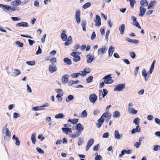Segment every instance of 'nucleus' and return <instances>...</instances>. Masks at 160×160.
Masks as SVG:
<instances>
[{"label":"nucleus","instance_id":"30","mask_svg":"<svg viewBox=\"0 0 160 160\" xmlns=\"http://www.w3.org/2000/svg\"><path fill=\"white\" fill-rule=\"evenodd\" d=\"M64 61L66 64L68 65H71L72 64L71 60L68 58H64Z\"/></svg>","mask_w":160,"mask_h":160},{"label":"nucleus","instance_id":"42","mask_svg":"<svg viewBox=\"0 0 160 160\" xmlns=\"http://www.w3.org/2000/svg\"><path fill=\"white\" fill-rule=\"evenodd\" d=\"M55 91L58 93V94L63 95V92L60 89H55Z\"/></svg>","mask_w":160,"mask_h":160},{"label":"nucleus","instance_id":"18","mask_svg":"<svg viewBox=\"0 0 160 160\" xmlns=\"http://www.w3.org/2000/svg\"><path fill=\"white\" fill-rule=\"evenodd\" d=\"M128 111L129 113L132 114V115L136 114L138 112L137 110H135L133 108H128Z\"/></svg>","mask_w":160,"mask_h":160},{"label":"nucleus","instance_id":"29","mask_svg":"<svg viewBox=\"0 0 160 160\" xmlns=\"http://www.w3.org/2000/svg\"><path fill=\"white\" fill-rule=\"evenodd\" d=\"M32 109L34 111L42 110H43L42 106H40L34 107L32 108Z\"/></svg>","mask_w":160,"mask_h":160},{"label":"nucleus","instance_id":"59","mask_svg":"<svg viewBox=\"0 0 160 160\" xmlns=\"http://www.w3.org/2000/svg\"><path fill=\"white\" fill-rule=\"evenodd\" d=\"M110 33V31L109 30H108L106 32L105 35V39L107 41H108V36L109 35Z\"/></svg>","mask_w":160,"mask_h":160},{"label":"nucleus","instance_id":"55","mask_svg":"<svg viewBox=\"0 0 160 160\" xmlns=\"http://www.w3.org/2000/svg\"><path fill=\"white\" fill-rule=\"evenodd\" d=\"M11 19L14 21H18L20 20V18L17 17H12Z\"/></svg>","mask_w":160,"mask_h":160},{"label":"nucleus","instance_id":"21","mask_svg":"<svg viewBox=\"0 0 160 160\" xmlns=\"http://www.w3.org/2000/svg\"><path fill=\"white\" fill-rule=\"evenodd\" d=\"M114 51V48L112 46H110L108 50V55L109 57H111Z\"/></svg>","mask_w":160,"mask_h":160},{"label":"nucleus","instance_id":"38","mask_svg":"<svg viewBox=\"0 0 160 160\" xmlns=\"http://www.w3.org/2000/svg\"><path fill=\"white\" fill-rule=\"evenodd\" d=\"M16 45H18L20 48H22L23 46V44L19 41H16L15 42Z\"/></svg>","mask_w":160,"mask_h":160},{"label":"nucleus","instance_id":"63","mask_svg":"<svg viewBox=\"0 0 160 160\" xmlns=\"http://www.w3.org/2000/svg\"><path fill=\"white\" fill-rule=\"evenodd\" d=\"M104 120L103 118H102L101 117V118L98 120V123H100L102 124L104 121Z\"/></svg>","mask_w":160,"mask_h":160},{"label":"nucleus","instance_id":"32","mask_svg":"<svg viewBox=\"0 0 160 160\" xmlns=\"http://www.w3.org/2000/svg\"><path fill=\"white\" fill-rule=\"evenodd\" d=\"M91 5V3L88 2L84 4L82 7V8L84 9H86L90 7Z\"/></svg>","mask_w":160,"mask_h":160},{"label":"nucleus","instance_id":"23","mask_svg":"<svg viewBox=\"0 0 160 160\" xmlns=\"http://www.w3.org/2000/svg\"><path fill=\"white\" fill-rule=\"evenodd\" d=\"M0 7L2 8L3 9H5L10 10L11 9V7L8 5H5L2 4H0Z\"/></svg>","mask_w":160,"mask_h":160},{"label":"nucleus","instance_id":"20","mask_svg":"<svg viewBox=\"0 0 160 160\" xmlns=\"http://www.w3.org/2000/svg\"><path fill=\"white\" fill-rule=\"evenodd\" d=\"M12 3L13 6H16L20 5L22 3V2L20 0H16L12 1Z\"/></svg>","mask_w":160,"mask_h":160},{"label":"nucleus","instance_id":"22","mask_svg":"<svg viewBox=\"0 0 160 160\" xmlns=\"http://www.w3.org/2000/svg\"><path fill=\"white\" fill-rule=\"evenodd\" d=\"M72 40L71 36H70L67 41L65 42L64 45L67 46L70 45L72 42Z\"/></svg>","mask_w":160,"mask_h":160},{"label":"nucleus","instance_id":"31","mask_svg":"<svg viewBox=\"0 0 160 160\" xmlns=\"http://www.w3.org/2000/svg\"><path fill=\"white\" fill-rule=\"evenodd\" d=\"M74 99V97L72 95H69L67 97L66 99V101L67 102H68Z\"/></svg>","mask_w":160,"mask_h":160},{"label":"nucleus","instance_id":"49","mask_svg":"<svg viewBox=\"0 0 160 160\" xmlns=\"http://www.w3.org/2000/svg\"><path fill=\"white\" fill-rule=\"evenodd\" d=\"M129 54L132 59H134L135 58L136 55L133 52H130Z\"/></svg>","mask_w":160,"mask_h":160},{"label":"nucleus","instance_id":"25","mask_svg":"<svg viewBox=\"0 0 160 160\" xmlns=\"http://www.w3.org/2000/svg\"><path fill=\"white\" fill-rule=\"evenodd\" d=\"M126 40L128 42L134 43L135 44H138L139 43V41L138 40L135 39L132 40L130 39L129 38H127L126 39Z\"/></svg>","mask_w":160,"mask_h":160},{"label":"nucleus","instance_id":"26","mask_svg":"<svg viewBox=\"0 0 160 160\" xmlns=\"http://www.w3.org/2000/svg\"><path fill=\"white\" fill-rule=\"evenodd\" d=\"M120 112L119 111L116 110L113 112L112 115L113 117L114 118H118L120 117Z\"/></svg>","mask_w":160,"mask_h":160},{"label":"nucleus","instance_id":"54","mask_svg":"<svg viewBox=\"0 0 160 160\" xmlns=\"http://www.w3.org/2000/svg\"><path fill=\"white\" fill-rule=\"evenodd\" d=\"M139 69V67H136L135 68V70H134V75L136 76L137 75L138 72V70Z\"/></svg>","mask_w":160,"mask_h":160},{"label":"nucleus","instance_id":"28","mask_svg":"<svg viewBox=\"0 0 160 160\" xmlns=\"http://www.w3.org/2000/svg\"><path fill=\"white\" fill-rule=\"evenodd\" d=\"M136 132H140V128H139V125H137L136 128L133 129L131 131L132 133H135Z\"/></svg>","mask_w":160,"mask_h":160},{"label":"nucleus","instance_id":"46","mask_svg":"<svg viewBox=\"0 0 160 160\" xmlns=\"http://www.w3.org/2000/svg\"><path fill=\"white\" fill-rule=\"evenodd\" d=\"M80 11L79 9H78L76 10L75 13V17H80Z\"/></svg>","mask_w":160,"mask_h":160},{"label":"nucleus","instance_id":"60","mask_svg":"<svg viewBox=\"0 0 160 160\" xmlns=\"http://www.w3.org/2000/svg\"><path fill=\"white\" fill-rule=\"evenodd\" d=\"M100 110H99L96 109L94 110L93 114L95 115H97L100 112Z\"/></svg>","mask_w":160,"mask_h":160},{"label":"nucleus","instance_id":"3","mask_svg":"<svg viewBox=\"0 0 160 160\" xmlns=\"http://www.w3.org/2000/svg\"><path fill=\"white\" fill-rule=\"evenodd\" d=\"M125 87V83H122L116 85L114 88V91H120L123 89Z\"/></svg>","mask_w":160,"mask_h":160},{"label":"nucleus","instance_id":"57","mask_svg":"<svg viewBox=\"0 0 160 160\" xmlns=\"http://www.w3.org/2000/svg\"><path fill=\"white\" fill-rule=\"evenodd\" d=\"M36 150L40 153L43 154L44 153L43 150L38 147L36 148Z\"/></svg>","mask_w":160,"mask_h":160},{"label":"nucleus","instance_id":"64","mask_svg":"<svg viewBox=\"0 0 160 160\" xmlns=\"http://www.w3.org/2000/svg\"><path fill=\"white\" fill-rule=\"evenodd\" d=\"M154 121L156 123L160 125V120L159 119L157 118H155Z\"/></svg>","mask_w":160,"mask_h":160},{"label":"nucleus","instance_id":"16","mask_svg":"<svg viewBox=\"0 0 160 160\" xmlns=\"http://www.w3.org/2000/svg\"><path fill=\"white\" fill-rule=\"evenodd\" d=\"M68 76L69 75L68 74H66L62 77V80L63 83L65 84L68 82Z\"/></svg>","mask_w":160,"mask_h":160},{"label":"nucleus","instance_id":"2","mask_svg":"<svg viewBox=\"0 0 160 160\" xmlns=\"http://www.w3.org/2000/svg\"><path fill=\"white\" fill-rule=\"evenodd\" d=\"M81 53L79 52H73L71 54V55L73 57V60L75 62H77L80 59V57L79 55Z\"/></svg>","mask_w":160,"mask_h":160},{"label":"nucleus","instance_id":"1","mask_svg":"<svg viewBox=\"0 0 160 160\" xmlns=\"http://www.w3.org/2000/svg\"><path fill=\"white\" fill-rule=\"evenodd\" d=\"M111 74L105 76L103 79H104V82L106 84H110L113 82V80L111 77Z\"/></svg>","mask_w":160,"mask_h":160},{"label":"nucleus","instance_id":"41","mask_svg":"<svg viewBox=\"0 0 160 160\" xmlns=\"http://www.w3.org/2000/svg\"><path fill=\"white\" fill-rule=\"evenodd\" d=\"M84 142L83 139L81 138H79V141H78V146H79L82 145L84 143Z\"/></svg>","mask_w":160,"mask_h":160},{"label":"nucleus","instance_id":"40","mask_svg":"<svg viewBox=\"0 0 160 160\" xmlns=\"http://www.w3.org/2000/svg\"><path fill=\"white\" fill-rule=\"evenodd\" d=\"M93 78V76H90L86 80V82L87 83H89L92 82Z\"/></svg>","mask_w":160,"mask_h":160},{"label":"nucleus","instance_id":"51","mask_svg":"<svg viewBox=\"0 0 160 160\" xmlns=\"http://www.w3.org/2000/svg\"><path fill=\"white\" fill-rule=\"evenodd\" d=\"M19 117H20V115L17 112L14 113L13 115V118H16Z\"/></svg>","mask_w":160,"mask_h":160},{"label":"nucleus","instance_id":"12","mask_svg":"<svg viewBox=\"0 0 160 160\" xmlns=\"http://www.w3.org/2000/svg\"><path fill=\"white\" fill-rule=\"evenodd\" d=\"M28 23L25 22H19L16 25V26L17 27H28Z\"/></svg>","mask_w":160,"mask_h":160},{"label":"nucleus","instance_id":"6","mask_svg":"<svg viewBox=\"0 0 160 160\" xmlns=\"http://www.w3.org/2000/svg\"><path fill=\"white\" fill-rule=\"evenodd\" d=\"M49 71L51 73H53L57 71V68L55 65L52 64L49 65Z\"/></svg>","mask_w":160,"mask_h":160},{"label":"nucleus","instance_id":"43","mask_svg":"<svg viewBox=\"0 0 160 160\" xmlns=\"http://www.w3.org/2000/svg\"><path fill=\"white\" fill-rule=\"evenodd\" d=\"M156 3V2L155 1H151L149 4L148 9H149L151 8L154 4Z\"/></svg>","mask_w":160,"mask_h":160},{"label":"nucleus","instance_id":"24","mask_svg":"<svg viewBox=\"0 0 160 160\" xmlns=\"http://www.w3.org/2000/svg\"><path fill=\"white\" fill-rule=\"evenodd\" d=\"M84 128L80 123H78L76 126L75 129L78 130H81V131L83 130Z\"/></svg>","mask_w":160,"mask_h":160},{"label":"nucleus","instance_id":"33","mask_svg":"<svg viewBox=\"0 0 160 160\" xmlns=\"http://www.w3.org/2000/svg\"><path fill=\"white\" fill-rule=\"evenodd\" d=\"M88 113L86 110H84L81 113L80 116L82 118H85L87 116Z\"/></svg>","mask_w":160,"mask_h":160},{"label":"nucleus","instance_id":"61","mask_svg":"<svg viewBox=\"0 0 160 160\" xmlns=\"http://www.w3.org/2000/svg\"><path fill=\"white\" fill-rule=\"evenodd\" d=\"M34 6L37 7H39V3L38 1H34Z\"/></svg>","mask_w":160,"mask_h":160},{"label":"nucleus","instance_id":"37","mask_svg":"<svg viewBox=\"0 0 160 160\" xmlns=\"http://www.w3.org/2000/svg\"><path fill=\"white\" fill-rule=\"evenodd\" d=\"M31 140L33 144H35L36 142V134H32L31 136Z\"/></svg>","mask_w":160,"mask_h":160},{"label":"nucleus","instance_id":"11","mask_svg":"<svg viewBox=\"0 0 160 160\" xmlns=\"http://www.w3.org/2000/svg\"><path fill=\"white\" fill-rule=\"evenodd\" d=\"M21 73V71L19 70L15 69L14 70V72L11 74V75L12 77H16Z\"/></svg>","mask_w":160,"mask_h":160},{"label":"nucleus","instance_id":"36","mask_svg":"<svg viewBox=\"0 0 160 160\" xmlns=\"http://www.w3.org/2000/svg\"><path fill=\"white\" fill-rule=\"evenodd\" d=\"M64 117V115L62 113H59L55 115V118H62Z\"/></svg>","mask_w":160,"mask_h":160},{"label":"nucleus","instance_id":"50","mask_svg":"<svg viewBox=\"0 0 160 160\" xmlns=\"http://www.w3.org/2000/svg\"><path fill=\"white\" fill-rule=\"evenodd\" d=\"M141 145V142H137L134 144V146H135L136 148H138Z\"/></svg>","mask_w":160,"mask_h":160},{"label":"nucleus","instance_id":"35","mask_svg":"<svg viewBox=\"0 0 160 160\" xmlns=\"http://www.w3.org/2000/svg\"><path fill=\"white\" fill-rule=\"evenodd\" d=\"M26 63L29 65L33 66L35 64L36 62L34 60L27 61Z\"/></svg>","mask_w":160,"mask_h":160},{"label":"nucleus","instance_id":"27","mask_svg":"<svg viewBox=\"0 0 160 160\" xmlns=\"http://www.w3.org/2000/svg\"><path fill=\"white\" fill-rule=\"evenodd\" d=\"M125 29V25L124 24H122L119 28V30L120 31V34L122 35L123 34Z\"/></svg>","mask_w":160,"mask_h":160},{"label":"nucleus","instance_id":"62","mask_svg":"<svg viewBox=\"0 0 160 160\" xmlns=\"http://www.w3.org/2000/svg\"><path fill=\"white\" fill-rule=\"evenodd\" d=\"M61 96V95L58 94L56 96L57 98H58V100L59 102H61L62 100Z\"/></svg>","mask_w":160,"mask_h":160},{"label":"nucleus","instance_id":"4","mask_svg":"<svg viewBox=\"0 0 160 160\" xmlns=\"http://www.w3.org/2000/svg\"><path fill=\"white\" fill-rule=\"evenodd\" d=\"M98 97L96 95L94 94H91L89 96V99L91 102L92 103H94L97 100Z\"/></svg>","mask_w":160,"mask_h":160},{"label":"nucleus","instance_id":"7","mask_svg":"<svg viewBox=\"0 0 160 160\" xmlns=\"http://www.w3.org/2000/svg\"><path fill=\"white\" fill-rule=\"evenodd\" d=\"M107 51V48L104 47L98 49V55L106 53Z\"/></svg>","mask_w":160,"mask_h":160},{"label":"nucleus","instance_id":"15","mask_svg":"<svg viewBox=\"0 0 160 160\" xmlns=\"http://www.w3.org/2000/svg\"><path fill=\"white\" fill-rule=\"evenodd\" d=\"M139 9L140 11L139 16L140 17H142L146 11V9L145 8L142 7H140Z\"/></svg>","mask_w":160,"mask_h":160},{"label":"nucleus","instance_id":"5","mask_svg":"<svg viewBox=\"0 0 160 160\" xmlns=\"http://www.w3.org/2000/svg\"><path fill=\"white\" fill-rule=\"evenodd\" d=\"M94 143V140L93 138H91L88 141L86 146V151H88L90 148L93 144Z\"/></svg>","mask_w":160,"mask_h":160},{"label":"nucleus","instance_id":"19","mask_svg":"<svg viewBox=\"0 0 160 160\" xmlns=\"http://www.w3.org/2000/svg\"><path fill=\"white\" fill-rule=\"evenodd\" d=\"M66 32L64 30H63L62 31V33L61 35V37L63 41H65L67 39V36L65 34Z\"/></svg>","mask_w":160,"mask_h":160},{"label":"nucleus","instance_id":"8","mask_svg":"<svg viewBox=\"0 0 160 160\" xmlns=\"http://www.w3.org/2000/svg\"><path fill=\"white\" fill-rule=\"evenodd\" d=\"M96 20H95V25L97 27H99L101 25V22H100L101 19L100 17L98 15H96Z\"/></svg>","mask_w":160,"mask_h":160},{"label":"nucleus","instance_id":"56","mask_svg":"<svg viewBox=\"0 0 160 160\" xmlns=\"http://www.w3.org/2000/svg\"><path fill=\"white\" fill-rule=\"evenodd\" d=\"M109 136V134L108 132H106L103 134L102 137L103 138H108Z\"/></svg>","mask_w":160,"mask_h":160},{"label":"nucleus","instance_id":"34","mask_svg":"<svg viewBox=\"0 0 160 160\" xmlns=\"http://www.w3.org/2000/svg\"><path fill=\"white\" fill-rule=\"evenodd\" d=\"M78 121V119H69L68 120V122H70L71 123L73 124H75L77 123Z\"/></svg>","mask_w":160,"mask_h":160},{"label":"nucleus","instance_id":"47","mask_svg":"<svg viewBox=\"0 0 160 160\" xmlns=\"http://www.w3.org/2000/svg\"><path fill=\"white\" fill-rule=\"evenodd\" d=\"M160 149V146L158 145H154L153 147V150L155 151H157Z\"/></svg>","mask_w":160,"mask_h":160},{"label":"nucleus","instance_id":"45","mask_svg":"<svg viewBox=\"0 0 160 160\" xmlns=\"http://www.w3.org/2000/svg\"><path fill=\"white\" fill-rule=\"evenodd\" d=\"M86 23V22L85 21H82V22L81 25L82 27V29L83 31L86 30V28H85Z\"/></svg>","mask_w":160,"mask_h":160},{"label":"nucleus","instance_id":"13","mask_svg":"<svg viewBox=\"0 0 160 160\" xmlns=\"http://www.w3.org/2000/svg\"><path fill=\"white\" fill-rule=\"evenodd\" d=\"M140 7H144L148 6V2L146 0H141L140 2Z\"/></svg>","mask_w":160,"mask_h":160},{"label":"nucleus","instance_id":"48","mask_svg":"<svg viewBox=\"0 0 160 160\" xmlns=\"http://www.w3.org/2000/svg\"><path fill=\"white\" fill-rule=\"evenodd\" d=\"M133 25L138 27V28L139 29L141 28V27L140 26V25L139 23L137 21H136L135 22H133Z\"/></svg>","mask_w":160,"mask_h":160},{"label":"nucleus","instance_id":"44","mask_svg":"<svg viewBox=\"0 0 160 160\" xmlns=\"http://www.w3.org/2000/svg\"><path fill=\"white\" fill-rule=\"evenodd\" d=\"M130 5L131 7L132 8H133L134 4L136 3V1L135 0H131L130 1Z\"/></svg>","mask_w":160,"mask_h":160},{"label":"nucleus","instance_id":"52","mask_svg":"<svg viewBox=\"0 0 160 160\" xmlns=\"http://www.w3.org/2000/svg\"><path fill=\"white\" fill-rule=\"evenodd\" d=\"M139 118H136L134 120L133 122L136 125H139Z\"/></svg>","mask_w":160,"mask_h":160},{"label":"nucleus","instance_id":"14","mask_svg":"<svg viewBox=\"0 0 160 160\" xmlns=\"http://www.w3.org/2000/svg\"><path fill=\"white\" fill-rule=\"evenodd\" d=\"M142 75L144 77V80L145 81L148 80V79L149 75H147L146 70L145 69H143L142 71Z\"/></svg>","mask_w":160,"mask_h":160},{"label":"nucleus","instance_id":"53","mask_svg":"<svg viewBox=\"0 0 160 160\" xmlns=\"http://www.w3.org/2000/svg\"><path fill=\"white\" fill-rule=\"evenodd\" d=\"M38 51H37L36 54V55H38L42 53V50L40 48V47L39 46H38Z\"/></svg>","mask_w":160,"mask_h":160},{"label":"nucleus","instance_id":"39","mask_svg":"<svg viewBox=\"0 0 160 160\" xmlns=\"http://www.w3.org/2000/svg\"><path fill=\"white\" fill-rule=\"evenodd\" d=\"M81 130H77L74 132L75 136L76 138L78 137L81 134Z\"/></svg>","mask_w":160,"mask_h":160},{"label":"nucleus","instance_id":"17","mask_svg":"<svg viewBox=\"0 0 160 160\" xmlns=\"http://www.w3.org/2000/svg\"><path fill=\"white\" fill-rule=\"evenodd\" d=\"M5 134L6 136H5L4 137V138L5 140H7L8 139H7V136H8L9 137V138H10L11 134V132H10L8 128H6V132Z\"/></svg>","mask_w":160,"mask_h":160},{"label":"nucleus","instance_id":"10","mask_svg":"<svg viewBox=\"0 0 160 160\" xmlns=\"http://www.w3.org/2000/svg\"><path fill=\"white\" fill-rule=\"evenodd\" d=\"M114 135L115 138L118 140L122 138V135L120 134L118 130L115 131Z\"/></svg>","mask_w":160,"mask_h":160},{"label":"nucleus","instance_id":"58","mask_svg":"<svg viewBox=\"0 0 160 160\" xmlns=\"http://www.w3.org/2000/svg\"><path fill=\"white\" fill-rule=\"evenodd\" d=\"M96 37V34L94 32H93L92 33L91 37V39L92 40H94Z\"/></svg>","mask_w":160,"mask_h":160},{"label":"nucleus","instance_id":"9","mask_svg":"<svg viewBox=\"0 0 160 160\" xmlns=\"http://www.w3.org/2000/svg\"><path fill=\"white\" fill-rule=\"evenodd\" d=\"M87 58H88L87 61V62L88 63H90L94 60V56L92 55L91 54H88L86 56Z\"/></svg>","mask_w":160,"mask_h":160}]
</instances>
